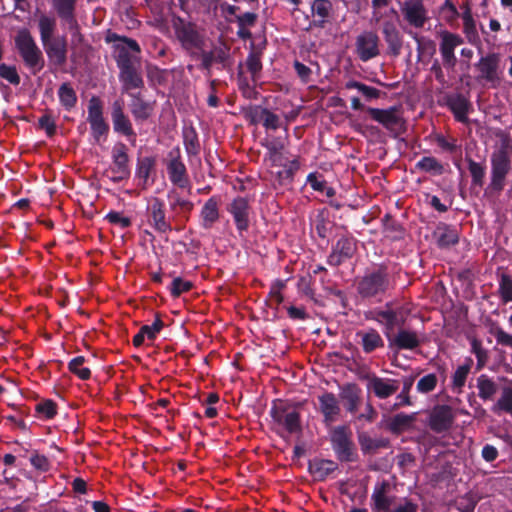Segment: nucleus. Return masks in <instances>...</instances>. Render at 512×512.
<instances>
[{
    "mask_svg": "<svg viewBox=\"0 0 512 512\" xmlns=\"http://www.w3.org/2000/svg\"><path fill=\"white\" fill-rule=\"evenodd\" d=\"M394 286L388 267L378 265L367 269L363 276L356 280V290L362 299L381 301Z\"/></svg>",
    "mask_w": 512,
    "mask_h": 512,
    "instance_id": "f257e3e1",
    "label": "nucleus"
},
{
    "mask_svg": "<svg viewBox=\"0 0 512 512\" xmlns=\"http://www.w3.org/2000/svg\"><path fill=\"white\" fill-rule=\"evenodd\" d=\"M512 146L509 140L502 142L501 146L491 155V181L489 188L500 193L505 186L506 176L511 170Z\"/></svg>",
    "mask_w": 512,
    "mask_h": 512,
    "instance_id": "f03ea898",
    "label": "nucleus"
},
{
    "mask_svg": "<svg viewBox=\"0 0 512 512\" xmlns=\"http://www.w3.org/2000/svg\"><path fill=\"white\" fill-rule=\"evenodd\" d=\"M173 28L177 40L186 53L192 58L198 56V50H202L205 46V36L198 31L196 24L178 18Z\"/></svg>",
    "mask_w": 512,
    "mask_h": 512,
    "instance_id": "7ed1b4c3",
    "label": "nucleus"
},
{
    "mask_svg": "<svg viewBox=\"0 0 512 512\" xmlns=\"http://www.w3.org/2000/svg\"><path fill=\"white\" fill-rule=\"evenodd\" d=\"M15 45L24 63L36 74L44 67L41 50L36 45L28 29H21L15 37Z\"/></svg>",
    "mask_w": 512,
    "mask_h": 512,
    "instance_id": "20e7f679",
    "label": "nucleus"
},
{
    "mask_svg": "<svg viewBox=\"0 0 512 512\" xmlns=\"http://www.w3.org/2000/svg\"><path fill=\"white\" fill-rule=\"evenodd\" d=\"M113 37L123 42L114 46V59L119 68V72L131 69L135 66L137 67L139 58L136 54L141 52L139 44L131 38L120 37L116 34H114Z\"/></svg>",
    "mask_w": 512,
    "mask_h": 512,
    "instance_id": "39448f33",
    "label": "nucleus"
},
{
    "mask_svg": "<svg viewBox=\"0 0 512 512\" xmlns=\"http://www.w3.org/2000/svg\"><path fill=\"white\" fill-rule=\"evenodd\" d=\"M332 448L341 462H353L357 459L351 432L345 426H337L331 431Z\"/></svg>",
    "mask_w": 512,
    "mask_h": 512,
    "instance_id": "423d86ee",
    "label": "nucleus"
},
{
    "mask_svg": "<svg viewBox=\"0 0 512 512\" xmlns=\"http://www.w3.org/2000/svg\"><path fill=\"white\" fill-rule=\"evenodd\" d=\"M366 112L372 120L381 124L395 136L402 133L405 122L398 107L392 106L387 109L367 107Z\"/></svg>",
    "mask_w": 512,
    "mask_h": 512,
    "instance_id": "0eeeda50",
    "label": "nucleus"
},
{
    "mask_svg": "<svg viewBox=\"0 0 512 512\" xmlns=\"http://www.w3.org/2000/svg\"><path fill=\"white\" fill-rule=\"evenodd\" d=\"M270 414L273 421L279 426L285 428L288 433L294 434L301 432L300 414L296 409L290 407L288 404L282 401L275 403Z\"/></svg>",
    "mask_w": 512,
    "mask_h": 512,
    "instance_id": "6e6552de",
    "label": "nucleus"
},
{
    "mask_svg": "<svg viewBox=\"0 0 512 512\" xmlns=\"http://www.w3.org/2000/svg\"><path fill=\"white\" fill-rule=\"evenodd\" d=\"M406 22L414 28H422L429 19L423 0H398Z\"/></svg>",
    "mask_w": 512,
    "mask_h": 512,
    "instance_id": "1a4fd4ad",
    "label": "nucleus"
},
{
    "mask_svg": "<svg viewBox=\"0 0 512 512\" xmlns=\"http://www.w3.org/2000/svg\"><path fill=\"white\" fill-rule=\"evenodd\" d=\"M167 172L170 181L179 188H187L190 185L188 173L184 162L181 159L179 147L173 148L168 153Z\"/></svg>",
    "mask_w": 512,
    "mask_h": 512,
    "instance_id": "9d476101",
    "label": "nucleus"
},
{
    "mask_svg": "<svg viewBox=\"0 0 512 512\" xmlns=\"http://www.w3.org/2000/svg\"><path fill=\"white\" fill-rule=\"evenodd\" d=\"M455 414L449 405H436L428 413L427 424L438 434L449 431L454 423Z\"/></svg>",
    "mask_w": 512,
    "mask_h": 512,
    "instance_id": "9b49d317",
    "label": "nucleus"
},
{
    "mask_svg": "<svg viewBox=\"0 0 512 512\" xmlns=\"http://www.w3.org/2000/svg\"><path fill=\"white\" fill-rule=\"evenodd\" d=\"M380 38L374 31H363L356 37L355 47L358 58L367 62L380 55Z\"/></svg>",
    "mask_w": 512,
    "mask_h": 512,
    "instance_id": "f8f14e48",
    "label": "nucleus"
},
{
    "mask_svg": "<svg viewBox=\"0 0 512 512\" xmlns=\"http://www.w3.org/2000/svg\"><path fill=\"white\" fill-rule=\"evenodd\" d=\"M439 51L442 57V65L448 71H454L457 64L455 49L463 43V39L454 33L443 31L440 33Z\"/></svg>",
    "mask_w": 512,
    "mask_h": 512,
    "instance_id": "ddd939ff",
    "label": "nucleus"
},
{
    "mask_svg": "<svg viewBox=\"0 0 512 512\" xmlns=\"http://www.w3.org/2000/svg\"><path fill=\"white\" fill-rule=\"evenodd\" d=\"M87 121L90 124L92 135L96 141H99L101 136L108 134L109 125L103 117V104L96 96H93L88 102Z\"/></svg>",
    "mask_w": 512,
    "mask_h": 512,
    "instance_id": "4468645a",
    "label": "nucleus"
},
{
    "mask_svg": "<svg viewBox=\"0 0 512 512\" xmlns=\"http://www.w3.org/2000/svg\"><path fill=\"white\" fill-rule=\"evenodd\" d=\"M396 497L392 495V485L388 480L377 482L371 495L373 512H390Z\"/></svg>",
    "mask_w": 512,
    "mask_h": 512,
    "instance_id": "2eb2a0df",
    "label": "nucleus"
},
{
    "mask_svg": "<svg viewBox=\"0 0 512 512\" xmlns=\"http://www.w3.org/2000/svg\"><path fill=\"white\" fill-rule=\"evenodd\" d=\"M51 6L63 25L73 33H79L76 18L77 0H50Z\"/></svg>",
    "mask_w": 512,
    "mask_h": 512,
    "instance_id": "dca6fc26",
    "label": "nucleus"
},
{
    "mask_svg": "<svg viewBox=\"0 0 512 512\" xmlns=\"http://www.w3.org/2000/svg\"><path fill=\"white\" fill-rule=\"evenodd\" d=\"M367 389L372 391L379 399H387L400 388V381L391 378H382L375 374H367Z\"/></svg>",
    "mask_w": 512,
    "mask_h": 512,
    "instance_id": "f3484780",
    "label": "nucleus"
},
{
    "mask_svg": "<svg viewBox=\"0 0 512 512\" xmlns=\"http://www.w3.org/2000/svg\"><path fill=\"white\" fill-rule=\"evenodd\" d=\"M381 33L387 44V53L393 57L400 55L403 47V36L393 20H385L381 24Z\"/></svg>",
    "mask_w": 512,
    "mask_h": 512,
    "instance_id": "a211bd4d",
    "label": "nucleus"
},
{
    "mask_svg": "<svg viewBox=\"0 0 512 512\" xmlns=\"http://www.w3.org/2000/svg\"><path fill=\"white\" fill-rule=\"evenodd\" d=\"M111 118L116 133H120L126 137H136L132 123L129 117L124 113V102L122 100H115L112 103Z\"/></svg>",
    "mask_w": 512,
    "mask_h": 512,
    "instance_id": "6ab92c4d",
    "label": "nucleus"
},
{
    "mask_svg": "<svg viewBox=\"0 0 512 512\" xmlns=\"http://www.w3.org/2000/svg\"><path fill=\"white\" fill-rule=\"evenodd\" d=\"M356 251V242L352 237L343 236L338 239L328 257V263L332 266H339L347 259L352 258Z\"/></svg>",
    "mask_w": 512,
    "mask_h": 512,
    "instance_id": "aec40b11",
    "label": "nucleus"
},
{
    "mask_svg": "<svg viewBox=\"0 0 512 512\" xmlns=\"http://www.w3.org/2000/svg\"><path fill=\"white\" fill-rule=\"evenodd\" d=\"M148 221L159 233L172 230L170 222L166 219L164 203L159 198H154L147 208Z\"/></svg>",
    "mask_w": 512,
    "mask_h": 512,
    "instance_id": "412c9836",
    "label": "nucleus"
},
{
    "mask_svg": "<svg viewBox=\"0 0 512 512\" xmlns=\"http://www.w3.org/2000/svg\"><path fill=\"white\" fill-rule=\"evenodd\" d=\"M228 211L232 214L236 227L240 233L247 231L250 224L251 207L244 197L235 198L229 205Z\"/></svg>",
    "mask_w": 512,
    "mask_h": 512,
    "instance_id": "4be33fe9",
    "label": "nucleus"
},
{
    "mask_svg": "<svg viewBox=\"0 0 512 512\" xmlns=\"http://www.w3.org/2000/svg\"><path fill=\"white\" fill-rule=\"evenodd\" d=\"M339 398L347 412L354 414L358 411L361 402V388L355 383H346L340 386Z\"/></svg>",
    "mask_w": 512,
    "mask_h": 512,
    "instance_id": "5701e85b",
    "label": "nucleus"
},
{
    "mask_svg": "<svg viewBox=\"0 0 512 512\" xmlns=\"http://www.w3.org/2000/svg\"><path fill=\"white\" fill-rule=\"evenodd\" d=\"M49 59L57 66H62L66 63L67 59V41L64 36L56 37L43 43Z\"/></svg>",
    "mask_w": 512,
    "mask_h": 512,
    "instance_id": "b1692460",
    "label": "nucleus"
},
{
    "mask_svg": "<svg viewBox=\"0 0 512 512\" xmlns=\"http://www.w3.org/2000/svg\"><path fill=\"white\" fill-rule=\"evenodd\" d=\"M499 62L500 57L497 53H490L484 57H481L479 62L476 64V68L480 72L479 77L488 82H494L498 80Z\"/></svg>",
    "mask_w": 512,
    "mask_h": 512,
    "instance_id": "393cba45",
    "label": "nucleus"
},
{
    "mask_svg": "<svg viewBox=\"0 0 512 512\" xmlns=\"http://www.w3.org/2000/svg\"><path fill=\"white\" fill-rule=\"evenodd\" d=\"M391 304L387 303L385 310H375L373 319L383 324L385 327V335L389 339L392 335V331L396 326H401L404 323V319L399 317V313L390 308Z\"/></svg>",
    "mask_w": 512,
    "mask_h": 512,
    "instance_id": "a878e982",
    "label": "nucleus"
},
{
    "mask_svg": "<svg viewBox=\"0 0 512 512\" xmlns=\"http://www.w3.org/2000/svg\"><path fill=\"white\" fill-rule=\"evenodd\" d=\"M318 401L319 410L323 414L324 422L330 424L336 421L341 411L337 397L331 392H324L318 396Z\"/></svg>",
    "mask_w": 512,
    "mask_h": 512,
    "instance_id": "bb28decb",
    "label": "nucleus"
},
{
    "mask_svg": "<svg viewBox=\"0 0 512 512\" xmlns=\"http://www.w3.org/2000/svg\"><path fill=\"white\" fill-rule=\"evenodd\" d=\"M446 105L454 114L457 121L461 123H467V114L471 108L470 101L462 94L456 93L446 97Z\"/></svg>",
    "mask_w": 512,
    "mask_h": 512,
    "instance_id": "cd10ccee",
    "label": "nucleus"
},
{
    "mask_svg": "<svg viewBox=\"0 0 512 512\" xmlns=\"http://www.w3.org/2000/svg\"><path fill=\"white\" fill-rule=\"evenodd\" d=\"M433 238L435 239L438 247L443 249L457 244L459 241V234L455 227L445 223H439L433 232Z\"/></svg>",
    "mask_w": 512,
    "mask_h": 512,
    "instance_id": "c85d7f7f",
    "label": "nucleus"
},
{
    "mask_svg": "<svg viewBox=\"0 0 512 512\" xmlns=\"http://www.w3.org/2000/svg\"><path fill=\"white\" fill-rule=\"evenodd\" d=\"M388 340L391 348L396 347L399 350H413L420 345L418 334L406 329H400L396 335L391 336Z\"/></svg>",
    "mask_w": 512,
    "mask_h": 512,
    "instance_id": "c756f323",
    "label": "nucleus"
},
{
    "mask_svg": "<svg viewBox=\"0 0 512 512\" xmlns=\"http://www.w3.org/2000/svg\"><path fill=\"white\" fill-rule=\"evenodd\" d=\"M132 101L130 103V111L135 121H146L153 113V104L145 101L140 93H130Z\"/></svg>",
    "mask_w": 512,
    "mask_h": 512,
    "instance_id": "7c9ffc66",
    "label": "nucleus"
},
{
    "mask_svg": "<svg viewBox=\"0 0 512 512\" xmlns=\"http://www.w3.org/2000/svg\"><path fill=\"white\" fill-rule=\"evenodd\" d=\"M356 336L360 338L362 349L367 354L374 352L378 348L384 347L383 338L380 333L373 328L366 331H358Z\"/></svg>",
    "mask_w": 512,
    "mask_h": 512,
    "instance_id": "2f4dec72",
    "label": "nucleus"
},
{
    "mask_svg": "<svg viewBox=\"0 0 512 512\" xmlns=\"http://www.w3.org/2000/svg\"><path fill=\"white\" fill-rule=\"evenodd\" d=\"M338 468L336 462L326 459H313L309 461V472L315 480L323 481Z\"/></svg>",
    "mask_w": 512,
    "mask_h": 512,
    "instance_id": "473e14b6",
    "label": "nucleus"
},
{
    "mask_svg": "<svg viewBox=\"0 0 512 512\" xmlns=\"http://www.w3.org/2000/svg\"><path fill=\"white\" fill-rule=\"evenodd\" d=\"M200 217L205 229H210L219 220V202L215 197H211L205 202Z\"/></svg>",
    "mask_w": 512,
    "mask_h": 512,
    "instance_id": "72a5a7b5",
    "label": "nucleus"
},
{
    "mask_svg": "<svg viewBox=\"0 0 512 512\" xmlns=\"http://www.w3.org/2000/svg\"><path fill=\"white\" fill-rule=\"evenodd\" d=\"M312 15L315 18L313 24L323 28L332 12V3L329 0H314L311 6Z\"/></svg>",
    "mask_w": 512,
    "mask_h": 512,
    "instance_id": "f704fd0d",
    "label": "nucleus"
},
{
    "mask_svg": "<svg viewBox=\"0 0 512 512\" xmlns=\"http://www.w3.org/2000/svg\"><path fill=\"white\" fill-rule=\"evenodd\" d=\"M358 442L364 454H374L381 448H388L390 442L386 438H372L366 432L358 434Z\"/></svg>",
    "mask_w": 512,
    "mask_h": 512,
    "instance_id": "c9c22d12",
    "label": "nucleus"
},
{
    "mask_svg": "<svg viewBox=\"0 0 512 512\" xmlns=\"http://www.w3.org/2000/svg\"><path fill=\"white\" fill-rule=\"evenodd\" d=\"M416 419V414L398 413L387 420L386 428L393 434H400L411 427Z\"/></svg>",
    "mask_w": 512,
    "mask_h": 512,
    "instance_id": "e433bc0d",
    "label": "nucleus"
},
{
    "mask_svg": "<svg viewBox=\"0 0 512 512\" xmlns=\"http://www.w3.org/2000/svg\"><path fill=\"white\" fill-rule=\"evenodd\" d=\"M119 79L125 92H130L132 89H141L144 86L143 78L136 66L119 72Z\"/></svg>",
    "mask_w": 512,
    "mask_h": 512,
    "instance_id": "4c0bfd02",
    "label": "nucleus"
},
{
    "mask_svg": "<svg viewBox=\"0 0 512 512\" xmlns=\"http://www.w3.org/2000/svg\"><path fill=\"white\" fill-rule=\"evenodd\" d=\"M128 148L122 142H117L112 148L113 167L111 169H130Z\"/></svg>",
    "mask_w": 512,
    "mask_h": 512,
    "instance_id": "58836bf2",
    "label": "nucleus"
},
{
    "mask_svg": "<svg viewBox=\"0 0 512 512\" xmlns=\"http://www.w3.org/2000/svg\"><path fill=\"white\" fill-rule=\"evenodd\" d=\"M183 143L189 156H196L200 152V142L196 130L190 126L183 129Z\"/></svg>",
    "mask_w": 512,
    "mask_h": 512,
    "instance_id": "ea45409f",
    "label": "nucleus"
},
{
    "mask_svg": "<svg viewBox=\"0 0 512 512\" xmlns=\"http://www.w3.org/2000/svg\"><path fill=\"white\" fill-rule=\"evenodd\" d=\"M262 145L267 149L270 161L274 165H282L283 141L280 138L274 137L270 140H265Z\"/></svg>",
    "mask_w": 512,
    "mask_h": 512,
    "instance_id": "a19ab883",
    "label": "nucleus"
},
{
    "mask_svg": "<svg viewBox=\"0 0 512 512\" xmlns=\"http://www.w3.org/2000/svg\"><path fill=\"white\" fill-rule=\"evenodd\" d=\"M416 169L432 175H442L444 165L433 156H425L416 163Z\"/></svg>",
    "mask_w": 512,
    "mask_h": 512,
    "instance_id": "79ce46f5",
    "label": "nucleus"
},
{
    "mask_svg": "<svg viewBox=\"0 0 512 512\" xmlns=\"http://www.w3.org/2000/svg\"><path fill=\"white\" fill-rule=\"evenodd\" d=\"M477 388L479 397L482 400H490L498 390L497 384L488 376L482 374L477 378Z\"/></svg>",
    "mask_w": 512,
    "mask_h": 512,
    "instance_id": "37998d69",
    "label": "nucleus"
},
{
    "mask_svg": "<svg viewBox=\"0 0 512 512\" xmlns=\"http://www.w3.org/2000/svg\"><path fill=\"white\" fill-rule=\"evenodd\" d=\"M40 38L42 43L54 39L53 34L56 29V19L47 15H41L38 22Z\"/></svg>",
    "mask_w": 512,
    "mask_h": 512,
    "instance_id": "c03bdc74",
    "label": "nucleus"
},
{
    "mask_svg": "<svg viewBox=\"0 0 512 512\" xmlns=\"http://www.w3.org/2000/svg\"><path fill=\"white\" fill-rule=\"evenodd\" d=\"M60 103L66 110H71L77 103V95L75 90L69 83H63L58 90Z\"/></svg>",
    "mask_w": 512,
    "mask_h": 512,
    "instance_id": "a18cd8bd",
    "label": "nucleus"
},
{
    "mask_svg": "<svg viewBox=\"0 0 512 512\" xmlns=\"http://www.w3.org/2000/svg\"><path fill=\"white\" fill-rule=\"evenodd\" d=\"M156 165V159L154 157H143L137 161L136 176L143 180V187L146 186L148 178L152 170Z\"/></svg>",
    "mask_w": 512,
    "mask_h": 512,
    "instance_id": "49530a36",
    "label": "nucleus"
},
{
    "mask_svg": "<svg viewBox=\"0 0 512 512\" xmlns=\"http://www.w3.org/2000/svg\"><path fill=\"white\" fill-rule=\"evenodd\" d=\"M498 296L502 304L512 302V277L506 273L499 275Z\"/></svg>",
    "mask_w": 512,
    "mask_h": 512,
    "instance_id": "de8ad7c7",
    "label": "nucleus"
},
{
    "mask_svg": "<svg viewBox=\"0 0 512 512\" xmlns=\"http://www.w3.org/2000/svg\"><path fill=\"white\" fill-rule=\"evenodd\" d=\"M472 359H467V362L461 366H459L452 376V386L454 389H457L459 392L463 388L466 382V378L470 372Z\"/></svg>",
    "mask_w": 512,
    "mask_h": 512,
    "instance_id": "09e8293b",
    "label": "nucleus"
},
{
    "mask_svg": "<svg viewBox=\"0 0 512 512\" xmlns=\"http://www.w3.org/2000/svg\"><path fill=\"white\" fill-rule=\"evenodd\" d=\"M345 87L347 89H357L367 100L377 99L381 95L380 90L355 80L348 81Z\"/></svg>",
    "mask_w": 512,
    "mask_h": 512,
    "instance_id": "8fccbe9b",
    "label": "nucleus"
},
{
    "mask_svg": "<svg viewBox=\"0 0 512 512\" xmlns=\"http://www.w3.org/2000/svg\"><path fill=\"white\" fill-rule=\"evenodd\" d=\"M211 50L216 58V63L221 64L223 69L229 66L230 47L222 40L217 45H213Z\"/></svg>",
    "mask_w": 512,
    "mask_h": 512,
    "instance_id": "3c124183",
    "label": "nucleus"
},
{
    "mask_svg": "<svg viewBox=\"0 0 512 512\" xmlns=\"http://www.w3.org/2000/svg\"><path fill=\"white\" fill-rule=\"evenodd\" d=\"M466 161L468 162V169L472 177L473 185L481 187L484 183L485 167L468 157H466Z\"/></svg>",
    "mask_w": 512,
    "mask_h": 512,
    "instance_id": "603ef678",
    "label": "nucleus"
},
{
    "mask_svg": "<svg viewBox=\"0 0 512 512\" xmlns=\"http://www.w3.org/2000/svg\"><path fill=\"white\" fill-rule=\"evenodd\" d=\"M85 362V358L83 356H78L72 359L69 364V370L77 375L82 380H87L91 376V371L89 368L82 367Z\"/></svg>",
    "mask_w": 512,
    "mask_h": 512,
    "instance_id": "864d4df0",
    "label": "nucleus"
},
{
    "mask_svg": "<svg viewBox=\"0 0 512 512\" xmlns=\"http://www.w3.org/2000/svg\"><path fill=\"white\" fill-rule=\"evenodd\" d=\"M438 383V378L435 374H427L420 378L417 383V390L420 393L426 394L433 391Z\"/></svg>",
    "mask_w": 512,
    "mask_h": 512,
    "instance_id": "5fc2aeb1",
    "label": "nucleus"
},
{
    "mask_svg": "<svg viewBox=\"0 0 512 512\" xmlns=\"http://www.w3.org/2000/svg\"><path fill=\"white\" fill-rule=\"evenodd\" d=\"M497 408L507 413H512V387L506 386L502 389L501 397L497 401Z\"/></svg>",
    "mask_w": 512,
    "mask_h": 512,
    "instance_id": "6e6d98bb",
    "label": "nucleus"
},
{
    "mask_svg": "<svg viewBox=\"0 0 512 512\" xmlns=\"http://www.w3.org/2000/svg\"><path fill=\"white\" fill-rule=\"evenodd\" d=\"M163 327L164 323L161 320L159 314H157L156 319L152 325H143L140 329L149 340H154L156 335L162 330Z\"/></svg>",
    "mask_w": 512,
    "mask_h": 512,
    "instance_id": "4d7b16f0",
    "label": "nucleus"
},
{
    "mask_svg": "<svg viewBox=\"0 0 512 512\" xmlns=\"http://www.w3.org/2000/svg\"><path fill=\"white\" fill-rule=\"evenodd\" d=\"M193 287L192 282L183 280L180 277H176L173 279L171 284V295L173 297H178L182 293L189 291Z\"/></svg>",
    "mask_w": 512,
    "mask_h": 512,
    "instance_id": "13d9d810",
    "label": "nucleus"
},
{
    "mask_svg": "<svg viewBox=\"0 0 512 512\" xmlns=\"http://www.w3.org/2000/svg\"><path fill=\"white\" fill-rule=\"evenodd\" d=\"M0 77L13 85H18L20 83V77L16 68L14 66H8L4 63L0 64Z\"/></svg>",
    "mask_w": 512,
    "mask_h": 512,
    "instance_id": "bf43d9fd",
    "label": "nucleus"
},
{
    "mask_svg": "<svg viewBox=\"0 0 512 512\" xmlns=\"http://www.w3.org/2000/svg\"><path fill=\"white\" fill-rule=\"evenodd\" d=\"M198 52L199 55L196 56L194 59H201V68L210 73L212 65L216 63V58L214 56L213 51H207L204 48H202V50H198Z\"/></svg>",
    "mask_w": 512,
    "mask_h": 512,
    "instance_id": "052dcab7",
    "label": "nucleus"
},
{
    "mask_svg": "<svg viewBox=\"0 0 512 512\" xmlns=\"http://www.w3.org/2000/svg\"><path fill=\"white\" fill-rule=\"evenodd\" d=\"M440 11L443 14V18L448 23H453L460 16L456 6L451 2V0H445Z\"/></svg>",
    "mask_w": 512,
    "mask_h": 512,
    "instance_id": "680f3d73",
    "label": "nucleus"
},
{
    "mask_svg": "<svg viewBox=\"0 0 512 512\" xmlns=\"http://www.w3.org/2000/svg\"><path fill=\"white\" fill-rule=\"evenodd\" d=\"M246 66L248 71L251 73L253 80L256 81V77L262 69V63L259 55L256 53H250L246 59Z\"/></svg>",
    "mask_w": 512,
    "mask_h": 512,
    "instance_id": "e2e57ef3",
    "label": "nucleus"
},
{
    "mask_svg": "<svg viewBox=\"0 0 512 512\" xmlns=\"http://www.w3.org/2000/svg\"><path fill=\"white\" fill-rule=\"evenodd\" d=\"M30 463L35 469H37L41 472H46L50 468V462H49L48 458L44 455L37 453V452H34L31 455Z\"/></svg>",
    "mask_w": 512,
    "mask_h": 512,
    "instance_id": "0e129e2a",
    "label": "nucleus"
},
{
    "mask_svg": "<svg viewBox=\"0 0 512 512\" xmlns=\"http://www.w3.org/2000/svg\"><path fill=\"white\" fill-rule=\"evenodd\" d=\"M194 204L186 199L179 197L178 195L174 197L173 202L171 203V209L177 211L179 209V213H189L192 211Z\"/></svg>",
    "mask_w": 512,
    "mask_h": 512,
    "instance_id": "69168bd1",
    "label": "nucleus"
},
{
    "mask_svg": "<svg viewBox=\"0 0 512 512\" xmlns=\"http://www.w3.org/2000/svg\"><path fill=\"white\" fill-rule=\"evenodd\" d=\"M39 127L44 129L49 137H52L56 133V123L49 114H45L39 118Z\"/></svg>",
    "mask_w": 512,
    "mask_h": 512,
    "instance_id": "338daca9",
    "label": "nucleus"
},
{
    "mask_svg": "<svg viewBox=\"0 0 512 512\" xmlns=\"http://www.w3.org/2000/svg\"><path fill=\"white\" fill-rule=\"evenodd\" d=\"M106 219L112 224L119 225L121 228H127L131 225L130 218L124 217L121 213L116 211L109 212Z\"/></svg>",
    "mask_w": 512,
    "mask_h": 512,
    "instance_id": "774afa93",
    "label": "nucleus"
}]
</instances>
